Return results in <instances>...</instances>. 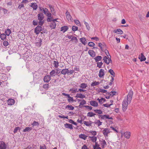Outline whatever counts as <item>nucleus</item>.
<instances>
[{
  "instance_id": "19",
  "label": "nucleus",
  "mask_w": 149,
  "mask_h": 149,
  "mask_svg": "<svg viewBox=\"0 0 149 149\" xmlns=\"http://www.w3.org/2000/svg\"><path fill=\"white\" fill-rule=\"evenodd\" d=\"M36 43L37 46L40 47L41 45L42 40L41 39L38 38L36 40Z\"/></svg>"
},
{
  "instance_id": "33",
  "label": "nucleus",
  "mask_w": 149,
  "mask_h": 149,
  "mask_svg": "<svg viewBox=\"0 0 149 149\" xmlns=\"http://www.w3.org/2000/svg\"><path fill=\"white\" fill-rule=\"evenodd\" d=\"M101 82H100L99 81L97 82L96 81L94 82H92L91 84V86H94L98 85Z\"/></svg>"
},
{
  "instance_id": "14",
  "label": "nucleus",
  "mask_w": 149,
  "mask_h": 149,
  "mask_svg": "<svg viewBox=\"0 0 149 149\" xmlns=\"http://www.w3.org/2000/svg\"><path fill=\"white\" fill-rule=\"evenodd\" d=\"M90 104L94 107H97L98 106V103L94 100H92L90 102Z\"/></svg>"
},
{
  "instance_id": "13",
  "label": "nucleus",
  "mask_w": 149,
  "mask_h": 149,
  "mask_svg": "<svg viewBox=\"0 0 149 149\" xmlns=\"http://www.w3.org/2000/svg\"><path fill=\"white\" fill-rule=\"evenodd\" d=\"M103 60H104V62L107 64H109L110 62V61H111V58H108V57L106 56H105L103 58Z\"/></svg>"
},
{
  "instance_id": "62",
  "label": "nucleus",
  "mask_w": 149,
  "mask_h": 149,
  "mask_svg": "<svg viewBox=\"0 0 149 149\" xmlns=\"http://www.w3.org/2000/svg\"><path fill=\"white\" fill-rule=\"evenodd\" d=\"M116 93V92L115 91H111L109 93L110 95L112 96L115 95Z\"/></svg>"
},
{
  "instance_id": "59",
  "label": "nucleus",
  "mask_w": 149,
  "mask_h": 149,
  "mask_svg": "<svg viewBox=\"0 0 149 149\" xmlns=\"http://www.w3.org/2000/svg\"><path fill=\"white\" fill-rule=\"evenodd\" d=\"M78 28L77 26H73L72 27V30L74 31H77L78 30Z\"/></svg>"
},
{
  "instance_id": "43",
  "label": "nucleus",
  "mask_w": 149,
  "mask_h": 149,
  "mask_svg": "<svg viewBox=\"0 0 149 149\" xmlns=\"http://www.w3.org/2000/svg\"><path fill=\"white\" fill-rule=\"evenodd\" d=\"M32 129L31 127H26L23 130L24 132H29Z\"/></svg>"
},
{
  "instance_id": "52",
  "label": "nucleus",
  "mask_w": 149,
  "mask_h": 149,
  "mask_svg": "<svg viewBox=\"0 0 149 149\" xmlns=\"http://www.w3.org/2000/svg\"><path fill=\"white\" fill-rule=\"evenodd\" d=\"M97 67H98L99 68L102 67V66L103 64V63L102 62H98L97 63Z\"/></svg>"
},
{
  "instance_id": "26",
  "label": "nucleus",
  "mask_w": 149,
  "mask_h": 149,
  "mask_svg": "<svg viewBox=\"0 0 149 149\" xmlns=\"http://www.w3.org/2000/svg\"><path fill=\"white\" fill-rule=\"evenodd\" d=\"M113 32L115 33H117L118 34H123V31L120 29H118L117 30H115L113 31Z\"/></svg>"
},
{
  "instance_id": "5",
  "label": "nucleus",
  "mask_w": 149,
  "mask_h": 149,
  "mask_svg": "<svg viewBox=\"0 0 149 149\" xmlns=\"http://www.w3.org/2000/svg\"><path fill=\"white\" fill-rule=\"evenodd\" d=\"M57 19H53L52 21H51V24L50 25V27L52 29H54L55 28L56 25V22H58V21H57Z\"/></svg>"
},
{
  "instance_id": "61",
  "label": "nucleus",
  "mask_w": 149,
  "mask_h": 149,
  "mask_svg": "<svg viewBox=\"0 0 149 149\" xmlns=\"http://www.w3.org/2000/svg\"><path fill=\"white\" fill-rule=\"evenodd\" d=\"M86 103V101L84 100H82L80 103V105H83Z\"/></svg>"
},
{
  "instance_id": "60",
  "label": "nucleus",
  "mask_w": 149,
  "mask_h": 149,
  "mask_svg": "<svg viewBox=\"0 0 149 149\" xmlns=\"http://www.w3.org/2000/svg\"><path fill=\"white\" fill-rule=\"evenodd\" d=\"M58 117L59 118H63V119H65V118L68 119V116H65L63 115L61 116V115H59L58 116Z\"/></svg>"
},
{
  "instance_id": "51",
  "label": "nucleus",
  "mask_w": 149,
  "mask_h": 149,
  "mask_svg": "<svg viewBox=\"0 0 149 149\" xmlns=\"http://www.w3.org/2000/svg\"><path fill=\"white\" fill-rule=\"evenodd\" d=\"M72 40L75 43H77V39L75 37H73L72 38Z\"/></svg>"
},
{
  "instance_id": "22",
  "label": "nucleus",
  "mask_w": 149,
  "mask_h": 149,
  "mask_svg": "<svg viewBox=\"0 0 149 149\" xmlns=\"http://www.w3.org/2000/svg\"><path fill=\"white\" fill-rule=\"evenodd\" d=\"M80 40L81 42L84 45H85L87 42L86 38L84 37L81 38Z\"/></svg>"
},
{
  "instance_id": "63",
  "label": "nucleus",
  "mask_w": 149,
  "mask_h": 149,
  "mask_svg": "<svg viewBox=\"0 0 149 149\" xmlns=\"http://www.w3.org/2000/svg\"><path fill=\"white\" fill-rule=\"evenodd\" d=\"M74 70H70L69 71L68 70V75H70L73 74L74 73Z\"/></svg>"
},
{
  "instance_id": "39",
  "label": "nucleus",
  "mask_w": 149,
  "mask_h": 149,
  "mask_svg": "<svg viewBox=\"0 0 149 149\" xmlns=\"http://www.w3.org/2000/svg\"><path fill=\"white\" fill-rule=\"evenodd\" d=\"M94 111L95 113L100 115L102 113V111L100 109H95L94 110Z\"/></svg>"
},
{
  "instance_id": "23",
  "label": "nucleus",
  "mask_w": 149,
  "mask_h": 149,
  "mask_svg": "<svg viewBox=\"0 0 149 149\" xmlns=\"http://www.w3.org/2000/svg\"><path fill=\"white\" fill-rule=\"evenodd\" d=\"M68 29V28L67 26H64L61 28V31H63V33L66 31Z\"/></svg>"
},
{
  "instance_id": "40",
  "label": "nucleus",
  "mask_w": 149,
  "mask_h": 149,
  "mask_svg": "<svg viewBox=\"0 0 149 149\" xmlns=\"http://www.w3.org/2000/svg\"><path fill=\"white\" fill-rule=\"evenodd\" d=\"M56 74V72L54 70H52L50 72V75L51 76H54Z\"/></svg>"
},
{
  "instance_id": "18",
  "label": "nucleus",
  "mask_w": 149,
  "mask_h": 149,
  "mask_svg": "<svg viewBox=\"0 0 149 149\" xmlns=\"http://www.w3.org/2000/svg\"><path fill=\"white\" fill-rule=\"evenodd\" d=\"M124 136L127 139H129L131 136V133L129 132H127L124 133Z\"/></svg>"
},
{
  "instance_id": "6",
  "label": "nucleus",
  "mask_w": 149,
  "mask_h": 149,
  "mask_svg": "<svg viewBox=\"0 0 149 149\" xmlns=\"http://www.w3.org/2000/svg\"><path fill=\"white\" fill-rule=\"evenodd\" d=\"M42 30V28L40 26H37L35 29L34 32L36 34H38Z\"/></svg>"
},
{
  "instance_id": "16",
  "label": "nucleus",
  "mask_w": 149,
  "mask_h": 149,
  "mask_svg": "<svg viewBox=\"0 0 149 149\" xmlns=\"http://www.w3.org/2000/svg\"><path fill=\"white\" fill-rule=\"evenodd\" d=\"M104 75V70L102 69H100L99 74V76L100 77L102 78Z\"/></svg>"
},
{
  "instance_id": "34",
  "label": "nucleus",
  "mask_w": 149,
  "mask_h": 149,
  "mask_svg": "<svg viewBox=\"0 0 149 149\" xmlns=\"http://www.w3.org/2000/svg\"><path fill=\"white\" fill-rule=\"evenodd\" d=\"M96 115L95 113L92 112H89L87 114V116L89 117H94Z\"/></svg>"
},
{
  "instance_id": "29",
  "label": "nucleus",
  "mask_w": 149,
  "mask_h": 149,
  "mask_svg": "<svg viewBox=\"0 0 149 149\" xmlns=\"http://www.w3.org/2000/svg\"><path fill=\"white\" fill-rule=\"evenodd\" d=\"M89 137L90 138V140L93 142H96L97 141V138L95 136H89Z\"/></svg>"
},
{
  "instance_id": "35",
  "label": "nucleus",
  "mask_w": 149,
  "mask_h": 149,
  "mask_svg": "<svg viewBox=\"0 0 149 149\" xmlns=\"http://www.w3.org/2000/svg\"><path fill=\"white\" fill-rule=\"evenodd\" d=\"M65 109H68V110H73L74 109V107L72 105H67L65 107Z\"/></svg>"
},
{
  "instance_id": "41",
  "label": "nucleus",
  "mask_w": 149,
  "mask_h": 149,
  "mask_svg": "<svg viewBox=\"0 0 149 149\" xmlns=\"http://www.w3.org/2000/svg\"><path fill=\"white\" fill-rule=\"evenodd\" d=\"M0 37L1 40H3L6 38V35L4 33L1 34Z\"/></svg>"
},
{
  "instance_id": "8",
  "label": "nucleus",
  "mask_w": 149,
  "mask_h": 149,
  "mask_svg": "<svg viewBox=\"0 0 149 149\" xmlns=\"http://www.w3.org/2000/svg\"><path fill=\"white\" fill-rule=\"evenodd\" d=\"M7 145L4 142L2 141H0V149H7Z\"/></svg>"
},
{
  "instance_id": "17",
  "label": "nucleus",
  "mask_w": 149,
  "mask_h": 149,
  "mask_svg": "<svg viewBox=\"0 0 149 149\" xmlns=\"http://www.w3.org/2000/svg\"><path fill=\"white\" fill-rule=\"evenodd\" d=\"M15 103V100L14 99H9L8 100V105H12Z\"/></svg>"
},
{
  "instance_id": "45",
  "label": "nucleus",
  "mask_w": 149,
  "mask_h": 149,
  "mask_svg": "<svg viewBox=\"0 0 149 149\" xmlns=\"http://www.w3.org/2000/svg\"><path fill=\"white\" fill-rule=\"evenodd\" d=\"M58 64L59 63L58 61H54L53 65L54 67L56 68H58Z\"/></svg>"
},
{
  "instance_id": "55",
  "label": "nucleus",
  "mask_w": 149,
  "mask_h": 149,
  "mask_svg": "<svg viewBox=\"0 0 149 149\" xmlns=\"http://www.w3.org/2000/svg\"><path fill=\"white\" fill-rule=\"evenodd\" d=\"M88 45L90 47H93L95 45V43L93 42H89Z\"/></svg>"
},
{
  "instance_id": "24",
  "label": "nucleus",
  "mask_w": 149,
  "mask_h": 149,
  "mask_svg": "<svg viewBox=\"0 0 149 149\" xmlns=\"http://www.w3.org/2000/svg\"><path fill=\"white\" fill-rule=\"evenodd\" d=\"M66 128H69L70 129H73L72 125L69 123H66L64 124Z\"/></svg>"
},
{
  "instance_id": "36",
  "label": "nucleus",
  "mask_w": 149,
  "mask_h": 149,
  "mask_svg": "<svg viewBox=\"0 0 149 149\" xmlns=\"http://www.w3.org/2000/svg\"><path fill=\"white\" fill-rule=\"evenodd\" d=\"M87 85L85 83H83L81 84L80 86V87L82 89H84L86 88L87 87Z\"/></svg>"
},
{
  "instance_id": "31",
  "label": "nucleus",
  "mask_w": 149,
  "mask_h": 149,
  "mask_svg": "<svg viewBox=\"0 0 149 149\" xmlns=\"http://www.w3.org/2000/svg\"><path fill=\"white\" fill-rule=\"evenodd\" d=\"M49 6L51 12L54 15L55 14V11L54 8L51 5H49Z\"/></svg>"
},
{
  "instance_id": "32",
  "label": "nucleus",
  "mask_w": 149,
  "mask_h": 149,
  "mask_svg": "<svg viewBox=\"0 0 149 149\" xmlns=\"http://www.w3.org/2000/svg\"><path fill=\"white\" fill-rule=\"evenodd\" d=\"M79 137L80 138L83 139L85 140L86 139L87 136L85 134H81L79 135Z\"/></svg>"
},
{
  "instance_id": "49",
  "label": "nucleus",
  "mask_w": 149,
  "mask_h": 149,
  "mask_svg": "<svg viewBox=\"0 0 149 149\" xmlns=\"http://www.w3.org/2000/svg\"><path fill=\"white\" fill-rule=\"evenodd\" d=\"M43 12L44 14L45 15L47 14V13L49 12L48 9L46 8H43Z\"/></svg>"
},
{
  "instance_id": "54",
  "label": "nucleus",
  "mask_w": 149,
  "mask_h": 149,
  "mask_svg": "<svg viewBox=\"0 0 149 149\" xmlns=\"http://www.w3.org/2000/svg\"><path fill=\"white\" fill-rule=\"evenodd\" d=\"M105 101H106V100L104 98L102 97L100 99V104H102L104 102H105Z\"/></svg>"
},
{
  "instance_id": "42",
  "label": "nucleus",
  "mask_w": 149,
  "mask_h": 149,
  "mask_svg": "<svg viewBox=\"0 0 149 149\" xmlns=\"http://www.w3.org/2000/svg\"><path fill=\"white\" fill-rule=\"evenodd\" d=\"M11 32L10 29H6L5 31V33L6 34V35L7 36H9Z\"/></svg>"
},
{
  "instance_id": "38",
  "label": "nucleus",
  "mask_w": 149,
  "mask_h": 149,
  "mask_svg": "<svg viewBox=\"0 0 149 149\" xmlns=\"http://www.w3.org/2000/svg\"><path fill=\"white\" fill-rule=\"evenodd\" d=\"M69 91L70 92V91L72 93H76L78 92V91H77V88H71L70 89Z\"/></svg>"
},
{
  "instance_id": "20",
  "label": "nucleus",
  "mask_w": 149,
  "mask_h": 149,
  "mask_svg": "<svg viewBox=\"0 0 149 149\" xmlns=\"http://www.w3.org/2000/svg\"><path fill=\"white\" fill-rule=\"evenodd\" d=\"M88 53L90 56L92 57H94L95 56V53L92 50H89L88 51Z\"/></svg>"
},
{
  "instance_id": "48",
  "label": "nucleus",
  "mask_w": 149,
  "mask_h": 149,
  "mask_svg": "<svg viewBox=\"0 0 149 149\" xmlns=\"http://www.w3.org/2000/svg\"><path fill=\"white\" fill-rule=\"evenodd\" d=\"M52 18L53 17H52V15L48 17H47V21L48 22H51L53 20L52 19Z\"/></svg>"
},
{
  "instance_id": "56",
  "label": "nucleus",
  "mask_w": 149,
  "mask_h": 149,
  "mask_svg": "<svg viewBox=\"0 0 149 149\" xmlns=\"http://www.w3.org/2000/svg\"><path fill=\"white\" fill-rule=\"evenodd\" d=\"M8 44L9 43L7 41H5L3 42V45L5 47H6L8 46Z\"/></svg>"
},
{
  "instance_id": "9",
  "label": "nucleus",
  "mask_w": 149,
  "mask_h": 149,
  "mask_svg": "<svg viewBox=\"0 0 149 149\" xmlns=\"http://www.w3.org/2000/svg\"><path fill=\"white\" fill-rule=\"evenodd\" d=\"M51 80V77L49 75H46L44 77L43 81L46 83L49 82Z\"/></svg>"
},
{
  "instance_id": "64",
  "label": "nucleus",
  "mask_w": 149,
  "mask_h": 149,
  "mask_svg": "<svg viewBox=\"0 0 149 149\" xmlns=\"http://www.w3.org/2000/svg\"><path fill=\"white\" fill-rule=\"evenodd\" d=\"M81 149H89L86 145L84 144L82 147Z\"/></svg>"
},
{
  "instance_id": "50",
  "label": "nucleus",
  "mask_w": 149,
  "mask_h": 149,
  "mask_svg": "<svg viewBox=\"0 0 149 149\" xmlns=\"http://www.w3.org/2000/svg\"><path fill=\"white\" fill-rule=\"evenodd\" d=\"M68 101L69 102H72L74 101V99L72 97H71L70 96L68 99Z\"/></svg>"
},
{
  "instance_id": "4",
  "label": "nucleus",
  "mask_w": 149,
  "mask_h": 149,
  "mask_svg": "<svg viewBox=\"0 0 149 149\" xmlns=\"http://www.w3.org/2000/svg\"><path fill=\"white\" fill-rule=\"evenodd\" d=\"M99 118H101L102 119L105 120L107 119L112 120L113 118L111 117H110V116L108 115H98Z\"/></svg>"
},
{
  "instance_id": "57",
  "label": "nucleus",
  "mask_w": 149,
  "mask_h": 149,
  "mask_svg": "<svg viewBox=\"0 0 149 149\" xmlns=\"http://www.w3.org/2000/svg\"><path fill=\"white\" fill-rule=\"evenodd\" d=\"M20 128L19 127H17L15 128L14 130V133H15L17 132V131L18 130H20Z\"/></svg>"
},
{
  "instance_id": "28",
  "label": "nucleus",
  "mask_w": 149,
  "mask_h": 149,
  "mask_svg": "<svg viewBox=\"0 0 149 149\" xmlns=\"http://www.w3.org/2000/svg\"><path fill=\"white\" fill-rule=\"evenodd\" d=\"M94 149H101V148L100 147V145L97 142H95V145L93 146Z\"/></svg>"
},
{
  "instance_id": "53",
  "label": "nucleus",
  "mask_w": 149,
  "mask_h": 149,
  "mask_svg": "<svg viewBox=\"0 0 149 149\" xmlns=\"http://www.w3.org/2000/svg\"><path fill=\"white\" fill-rule=\"evenodd\" d=\"M49 86L48 84H45L43 85V88L46 89H47L48 88H49Z\"/></svg>"
},
{
  "instance_id": "47",
  "label": "nucleus",
  "mask_w": 149,
  "mask_h": 149,
  "mask_svg": "<svg viewBox=\"0 0 149 149\" xmlns=\"http://www.w3.org/2000/svg\"><path fill=\"white\" fill-rule=\"evenodd\" d=\"M109 72L110 73V74L112 75L113 76V77L115 76V73L113 72V70L111 69H110L109 70Z\"/></svg>"
},
{
  "instance_id": "27",
  "label": "nucleus",
  "mask_w": 149,
  "mask_h": 149,
  "mask_svg": "<svg viewBox=\"0 0 149 149\" xmlns=\"http://www.w3.org/2000/svg\"><path fill=\"white\" fill-rule=\"evenodd\" d=\"M93 123L97 124V126L98 127L102 125V123L100 120H96L95 121L93 122Z\"/></svg>"
},
{
  "instance_id": "1",
  "label": "nucleus",
  "mask_w": 149,
  "mask_h": 149,
  "mask_svg": "<svg viewBox=\"0 0 149 149\" xmlns=\"http://www.w3.org/2000/svg\"><path fill=\"white\" fill-rule=\"evenodd\" d=\"M38 19L39 21V24L40 26L43 25L44 22V16L42 13H40L38 14Z\"/></svg>"
},
{
  "instance_id": "10",
  "label": "nucleus",
  "mask_w": 149,
  "mask_h": 149,
  "mask_svg": "<svg viewBox=\"0 0 149 149\" xmlns=\"http://www.w3.org/2000/svg\"><path fill=\"white\" fill-rule=\"evenodd\" d=\"M83 123L86 126L90 127L92 126V124L93 123V122L90 120L89 121H84Z\"/></svg>"
},
{
  "instance_id": "37",
  "label": "nucleus",
  "mask_w": 149,
  "mask_h": 149,
  "mask_svg": "<svg viewBox=\"0 0 149 149\" xmlns=\"http://www.w3.org/2000/svg\"><path fill=\"white\" fill-rule=\"evenodd\" d=\"M102 58L101 56H98L95 57L94 59L95 60L96 62H98L100 61Z\"/></svg>"
},
{
  "instance_id": "15",
  "label": "nucleus",
  "mask_w": 149,
  "mask_h": 149,
  "mask_svg": "<svg viewBox=\"0 0 149 149\" xmlns=\"http://www.w3.org/2000/svg\"><path fill=\"white\" fill-rule=\"evenodd\" d=\"M66 17L68 21H72V17L70 14V13L68 12V11L66 13Z\"/></svg>"
},
{
  "instance_id": "3",
  "label": "nucleus",
  "mask_w": 149,
  "mask_h": 149,
  "mask_svg": "<svg viewBox=\"0 0 149 149\" xmlns=\"http://www.w3.org/2000/svg\"><path fill=\"white\" fill-rule=\"evenodd\" d=\"M133 95V92L132 91L130 90L127 95V100L128 101V103H130L131 100L132 99V97Z\"/></svg>"
},
{
  "instance_id": "25",
  "label": "nucleus",
  "mask_w": 149,
  "mask_h": 149,
  "mask_svg": "<svg viewBox=\"0 0 149 149\" xmlns=\"http://www.w3.org/2000/svg\"><path fill=\"white\" fill-rule=\"evenodd\" d=\"M75 97L77 98H83L85 97V96L81 93H77V94Z\"/></svg>"
},
{
  "instance_id": "12",
  "label": "nucleus",
  "mask_w": 149,
  "mask_h": 149,
  "mask_svg": "<svg viewBox=\"0 0 149 149\" xmlns=\"http://www.w3.org/2000/svg\"><path fill=\"white\" fill-rule=\"evenodd\" d=\"M139 58L140 59L141 61H145L146 60V58L144 56L143 53H141L140 55H139Z\"/></svg>"
},
{
  "instance_id": "46",
  "label": "nucleus",
  "mask_w": 149,
  "mask_h": 149,
  "mask_svg": "<svg viewBox=\"0 0 149 149\" xmlns=\"http://www.w3.org/2000/svg\"><path fill=\"white\" fill-rule=\"evenodd\" d=\"M39 124V123L38 122L36 121H33V123L31 124V125H33V126H38Z\"/></svg>"
},
{
  "instance_id": "7",
  "label": "nucleus",
  "mask_w": 149,
  "mask_h": 149,
  "mask_svg": "<svg viewBox=\"0 0 149 149\" xmlns=\"http://www.w3.org/2000/svg\"><path fill=\"white\" fill-rule=\"evenodd\" d=\"M111 132V131L108 128H104L102 131V133L105 137L108 136V134Z\"/></svg>"
},
{
  "instance_id": "2",
  "label": "nucleus",
  "mask_w": 149,
  "mask_h": 149,
  "mask_svg": "<svg viewBox=\"0 0 149 149\" xmlns=\"http://www.w3.org/2000/svg\"><path fill=\"white\" fill-rule=\"evenodd\" d=\"M130 103H128V101L126 99L124 100L123 102V110L124 111H125L127 107L128 104Z\"/></svg>"
},
{
  "instance_id": "44",
  "label": "nucleus",
  "mask_w": 149,
  "mask_h": 149,
  "mask_svg": "<svg viewBox=\"0 0 149 149\" xmlns=\"http://www.w3.org/2000/svg\"><path fill=\"white\" fill-rule=\"evenodd\" d=\"M84 23L86 25V27L87 29L88 30H89L90 29V26H89V25L88 24V23L86 22L85 21H84Z\"/></svg>"
},
{
  "instance_id": "30",
  "label": "nucleus",
  "mask_w": 149,
  "mask_h": 149,
  "mask_svg": "<svg viewBox=\"0 0 149 149\" xmlns=\"http://www.w3.org/2000/svg\"><path fill=\"white\" fill-rule=\"evenodd\" d=\"M68 69H63L61 72V73L63 75H65L66 74H68Z\"/></svg>"
},
{
  "instance_id": "58",
  "label": "nucleus",
  "mask_w": 149,
  "mask_h": 149,
  "mask_svg": "<svg viewBox=\"0 0 149 149\" xmlns=\"http://www.w3.org/2000/svg\"><path fill=\"white\" fill-rule=\"evenodd\" d=\"M90 133L92 134V135L95 136L96 135L97 132L96 131H91L89 132Z\"/></svg>"
},
{
  "instance_id": "11",
  "label": "nucleus",
  "mask_w": 149,
  "mask_h": 149,
  "mask_svg": "<svg viewBox=\"0 0 149 149\" xmlns=\"http://www.w3.org/2000/svg\"><path fill=\"white\" fill-rule=\"evenodd\" d=\"M100 144L102 148H105L107 145L106 141L103 139H102L100 141Z\"/></svg>"
},
{
  "instance_id": "21",
  "label": "nucleus",
  "mask_w": 149,
  "mask_h": 149,
  "mask_svg": "<svg viewBox=\"0 0 149 149\" xmlns=\"http://www.w3.org/2000/svg\"><path fill=\"white\" fill-rule=\"evenodd\" d=\"M31 7H32L34 10H36L38 7V6L36 3H31Z\"/></svg>"
}]
</instances>
